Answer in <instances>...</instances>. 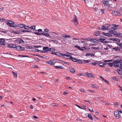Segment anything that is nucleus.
Masks as SVG:
<instances>
[{
  "label": "nucleus",
  "mask_w": 122,
  "mask_h": 122,
  "mask_svg": "<svg viewBox=\"0 0 122 122\" xmlns=\"http://www.w3.org/2000/svg\"><path fill=\"white\" fill-rule=\"evenodd\" d=\"M32 67L36 68L38 67L37 65H33Z\"/></svg>",
  "instance_id": "nucleus-60"
},
{
  "label": "nucleus",
  "mask_w": 122,
  "mask_h": 122,
  "mask_svg": "<svg viewBox=\"0 0 122 122\" xmlns=\"http://www.w3.org/2000/svg\"><path fill=\"white\" fill-rule=\"evenodd\" d=\"M19 56L21 57H27V56H26L25 55H19Z\"/></svg>",
  "instance_id": "nucleus-42"
},
{
  "label": "nucleus",
  "mask_w": 122,
  "mask_h": 122,
  "mask_svg": "<svg viewBox=\"0 0 122 122\" xmlns=\"http://www.w3.org/2000/svg\"><path fill=\"white\" fill-rule=\"evenodd\" d=\"M34 33L35 34L38 35H43V32L42 33H39L38 32H34Z\"/></svg>",
  "instance_id": "nucleus-20"
},
{
  "label": "nucleus",
  "mask_w": 122,
  "mask_h": 122,
  "mask_svg": "<svg viewBox=\"0 0 122 122\" xmlns=\"http://www.w3.org/2000/svg\"><path fill=\"white\" fill-rule=\"evenodd\" d=\"M12 44H8V47L9 48H12Z\"/></svg>",
  "instance_id": "nucleus-46"
},
{
  "label": "nucleus",
  "mask_w": 122,
  "mask_h": 122,
  "mask_svg": "<svg viewBox=\"0 0 122 122\" xmlns=\"http://www.w3.org/2000/svg\"><path fill=\"white\" fill-rule=\"evenodd\" d=\"M119 67L121 68L122 69V62L120 63V65L119 66Z\"/></svg>",
  "instance_id": "nucleus-45"
},
{
  "label": "nucleus",
  "mask_w": 122,
  "mask_h": 122,
  "mask_svg": "<svg viewBox=\"0 0 122 122\" xmlns=\"http://www.w3.org/2000/svg\"><path fill=\"white\" fill-rule=\"evenodd\" d=\"M66 55V57H67L68 58H67L68 59H71L72 58V57L70 55H69L68 54H67Z\"/></svg>",
  "instance_id": "nucleus-25"
},
{
  "label": "nucleus",
  "mask_w": 122,
  "mask_h": 122,
  "mask_svg": "<svg viewBox=\"0 0 122 122\" xmlns=\"http://www.w3.org/2000/svg\"><path fill=\"white\" fill-rule=\"evenodd\" d=\"M83 61L85 63H88L90 62L91 61L89 60H84Z\"/></svg>",
  "instance_id": "nucleus-35"
},
{
  "label": "nucleus",
  "mask_w": 122,
  "mask_h": 122,
  "mask_svg": "<svg viewBox=\"0 0 122 122\" xmlns=\"http://www.w3.org/2000/svg\"><path fill=\"white\" fill-rule=\"evenodd\" d=\"M62 36H63V37H66V35L64 34H62Z\"/></svg>",
  "instance_id": "nucleus-61"
},
{
  "label": "nucleus",
  "mask_w": 122,
  "mask_h": 122,
  "mask_svg": "<svg viewBox=\"0 0 122 122\" xmlns=\"http://www.w3.org/2000/svg\"><path fill=\"white\" fill-rule=\"evenodd\" d=\"M89 86L92 87H94L95 88H97V87L96 85H94L90 84H89Z\"/></svg>",
  "instance_id": "nucleus-15"
},
{
  "label": "nucleus",
  "mask_w": 122,
  "mask_h": 122,
  "mask_svg": "<svg viewBox=\"0 0 122 122\" xmlns=\"http://www.w3.org/2000/svg\"><path fill=\"white\" fill-rule=\"evenodd\" d=\"M112 13L115 15H117L120 16L121 15V14L119 12L116 10L112 11Z\"/></svg>",
  "instance_id": "nucleus-6"
},
{
  "label": "nucleus",
  "mask_w": 122,
  "mask_h": 122,
  "mask_svg": "<svg viewBox=\"0 0 122 122\" xmlns=\"http://www.w3.org/2000/svg\"><path fill=\"white\" fill-rule=\"evenodd\" d=\"M12 48H16V45H15L12 44Z\"/></svg>",
  "instance_id": "nucleus-50"
},
{
  "label": "nucleus",
  "mask_w": 122,
  "mask_h": 122,
  "mask_svg": "<svg viewBox=\"0 0 122 122\" xmlns=\"http://www.w3.org/2000/svg\"><path fill=\"white\" fill-rule=\"evenodd\" d=\"M118 26V25L114 24L113 25V26L112 27H111V29H112L114 30H116L117 29V27Z\"/></svg>",
  "instance_id": "nucleus-12"
},
{
  "label": "nucleus",
  "mask_w": 122,
  "mask_h": 122,
  "mask_svg": "<svg viewBox=\"0 0 122 122\" xmlns=\"http://www.w3.org/2000/svg\"><path fill=\"white\" fill-rule=\"evenodd\" d=\"M75 105L78 107L79 108L81 109H82V108L79 105L77 104H76Z\"/></svg>",
  "instance_id": "nucleus-63"
},
{
  "label": "nucleus",
  "mask_w": 122,
  "mask_h": 122,
  "mask_svg": "<svg viewBox=\"0 0 122 122\" xmlns=\"http://www.w3.org/2000/svg\"><path fill=\"white\" fill-rule=\"evenodd\" d=\"M52 41H53V42H54L56 43H57L58 42L57 41H56V40H52Z\"/></svg>",
  "instance_id": "nucleus-62"
},
{
  "label": "nucleus",
  "mask_w": 122,
  "mask_h": 122,
  "mask_svg": "<svg viewBox=\"0 0 122 122\" xmlns=\"http://www.w3.org/2000/svg\"><path fill=\"white\" fill-rule=\"evenodd\" d=\"M104 9H102L101 10V12L102 14H103L104 13Z\"/></svg>",
  "instance_id": "nucleus-51"
},
{
  "label": "nucleus",
  "mask_w": 122,
  "mask_h": 122,
  "mask_svg": "<svg viewBox=\"0 0 122 122\" xmlns=\"http://www.w3.org/2000/svg\"><path fill=\"white\" fill-rule=\"evenodd\" d=\"M90 41L91 42H92L93 43H94V42H95V41H94V39H91Z\"/></svg>",
  "instance_id": "nucleus-53"
},
{
  "label": "nucleus",
  "mask_w": 122,
  "mask_h": 122,
  "mask_svg": "<svg viewBox=\"0 0 122 122\" xmlns=\"http://www.w3.org/2000/svg\"><path fill=\"white\" fill-rule=\"evenodd\" d=\"M113 41H115L117 42H119L120 41V40L116 38H114Z\"/></svg>",
  "instance_id": "nucleus-28"
},
{
  "label": "nucleus",
  "mask_w": 122,
  "mask_h": 122,
  "mask_svg": "<svg viewBox=\"0 0 122 122\" xmlns=\"http://www.w3.org/2000/svg\"><path fill=\"white\" fill-rule=\"evenodd\" d=\"M43 35L47 37H49L50 36V35L47 33H46V32H43Z\"/></svg>",
  "instance_id": "nucleus-16"
},
{
  "label": "nucleus",
  "mask_w": 122,
  "mask_h": 122,
  "mask_svg": "<svg viewBox=\"0 0 122 122\" xmlns=\"http://www.w3.org/2000/svg\"><path fill=\"white\" fill-rule=\"evenodd\" d=\"M56 61L54 59H52L50 61H47L46 62V63L47 64H49L50 65H54L56 63Z\"/></svg>",
  "instance_id": "nucleus-2"
},
{
  "label": "nucleus",
  "mask_w": 122,
  "mask_h": 122,
  "mask_svg": "<svg viewBox=\"0 0 122 122\" xmlns=\"http://www.w3.org/2000/svg\"><path fill=\"white\" fill-rule=\"evenodd\" d=\"M30 28L31 29H35L36 26L35 25L31 26L30 27Z\"/></svg>",
  "instance_id": "nucleus-40"
},
{
  "label": "nucleus",
  "mask_w": 122,
  "mask_h": 122,
  "mask_svg": "<svg viewBox=\"0 0 122 122\" xmlns=\"http://www.w3.org/2000/svg\"><path fill=\"white\" fill-rule=\"evenodd\" d=\"M102 1L103 4L106 6L107 5V0H103Z\"/></svg>",
  "instance_id": "nucleus-23"
},
{
  "label": "nucleus",
  "mask_w": 122,
  "mask_h": 122,
  "mask_svg": "<svg viewBox=\"0 0 122 122\" xmlns=\"http://www.w3.org/2000/svg\"><path fill=\"white\" fill-rule=\"evenodd\" d=\"M101 41L102 42H105V43H106L107 42V41H105V39L104 38L102 39H101Z\"/></svg>",
  "instance_id": "nucleus-29"
},
{
  "label": "nucleus",
  "mask_w": 122,
  "mask_h": 122,
  "mask_svg": "<svg viewBox=\"0 0 122 122\" xmlns=\"http://www.w3.org/2000/svg\"><path fill=\"white\" fill-rule=\"evenodd\" d=\"M113 49L114 50H115L116 51H119L120 50V48L118 47H116L115 48H113Z\"/></svg>",
  "instance_id": "nucleus-24"
},
{
  "label": "nucleus",
  "mask_w": 122,
  "mask_h": 122,
  "mask_svg": "<svg viewBox=\"0 0 122 122\" xmlns=\"http://www.w3.org/2000/svg\"><path fill=\"white\" fill-rule=\"evenodd\" d=\"M86 75L88 77H89L91 78L92 76V75H91L89 73H87L86 74Z\"/></svg>",
  "instance_id": "nucleus-26"
},
{
  "label": "nucleus",
  "mask_w": 122,
  "mask_h": 122,
  "mask_svg": "<svg viewBox=\"0 0 122 122\" xmlns=\"http://www.w3.org/2000/svg\"><path fill=\"white\" fill-rule=\"evenodd\" d=\"M25 26V25L24 24H20L18 25V26L20 27L23 28H24V26Z\"/></svg>",
  "instance_id": "nucleus-17"
},
{
  "label": "nucleus",
  "mask_w": 122,
  "mask_h": 122,
  "mask_svg": "<svg viewBox=\"0 0 122 122\" xmlns=\"http://www.w3.org/2000/svg\"><path fill=\"white\" fill-rule=\"evenodd\" d=\"M14 42L15 43L20 44L24 43V41L21 39L18 38L17 39L14 41Z\"/></svg>",
  "instance_id": "nucleus-3"
},
{
  "label": "nucleus",
  "mask_w": 122,
  "mask_h": 122,
  "mask_svg": "<svg viewBox=\"0 0 122 122\" xmlns=\"http://www.w3.org/2000/svg\"><path fill=\"white\" fill-rule=\"evenodd\" d=\"M5 40L4 38L0 39V45H5Z\"/></svg>",
  "instance_id": "nucleus-9"
},
{
  "label": "nucleus",
  "mask_w": 122,
  "mask_h": 122,
  "mask_svg": "<svg viewBox=\"0 0 122 122\" xmlns=\"http://www.w3.org/2000/svg\"><path fill=\"white\" fill-rule=\"evenodd\" d=\"M49 31V30L48 29H47L46 28L45 29V31L46 32H48Z\"/></svg>",
  "instance_id": "nucleus-56"
},
{
  "label": "nucleus",
  "mask_w": 122,
  "mask_h": 122,
  "mask_svg": "<svg viewBox=\"0 0 122 122\" xmlns=\"http://www.w3.org/2000/svg\"><path fill=\"white\" fill-rule=\"evenodd\" d=\"M86 46H83V47H82V48H81V49H80V50L81 51H84L85 50H86Z\"/></svg>",
  "instance_id": "nucleus-32"
},
{
  "label": "nucleus",
  "mask_w": 122,
  "mask_h": 122,
  "mask_svg": "<svg viewBox=\"0 0 122 122\" xmlns=\"http://www.w3.org/2000/svg\"><path fill=\"white\" fill-rule=\"evenodd\" d=\"M70 71L72 73H74L75 72V71L74 69H71L70 70Z\"/></svg>",
  "instance_id": "nucleus-30"
},
{
  "label": "nucleus",
  "mask_w": 122,
  "mask_h": 122,
  "mask_svg": "<svg viewBox=\"0 0 122 122\" xmlns=\"http://www.w3.org/2000/svg\"><path fill=\"white\" fill-rule=\"evenodd\" d=\"M88 117L91 120H93V118L90 114H88Z\"/></svg>",
  "instance_id": "nucleus-21"
},
{
  "label": "nucleus",
  "mask_w": 122,
  "mask_h": 122,
  "mask_svg": "<svg viewBox=\"0 0 122 122\" xmlns=\"http://www.w3.org/2000/svg\"><path fill=\"white\" fill-rule=\"evenodd\" d=\"M92 48L93 49H95V50H97V49H99L98 47H92Z\"/></svg>",
  "instance_id": "nucleus-48"
},
{
  "label": "nucleus",
  "mask_w": 122,
  "mask_h": 122,
  "mask_svg": "<svg viewBox=\"0 0 122 122\" xmlns=\"http://www.w3.org/2000/svg\"><path fill=\"white\" fill-rule=\"evenodd\" d=\"M43 49L45 51V52H48L49 51V48L48 47H44L43 48Z\"/></svg>",
  "instance_id": "nucleus-13"
},
{
  "label": "nucleus",
  "mask_w": 122,
  "mask_h": 122,
  "mask_svg": "<svg viewBox=\"0 0 122 122\" xmlns=\"http://www.w3.org/2000/svg\"><path fill=\"white\" fill-rule=\"evenodd\" d=\"M74 19L73 20V23L76 25L78 23L77 19L76 16L75 15L74 16Z\"/></svg>",
  "instance_id": "nucleus-7"
},
{
  "label": "nucleus",
  "mask_w": 122,
  "mask_h": 122,
  "mask_svg": "<svg viewBox=\"0 0 122 122\" xmlns=\"http://www.w3.org/2000/svg\"><path fill=\"white\" fill-rule=\"evenodd\" d=\"M117 111L121 113H122V111L120 109H118Z\"/></svg>",
  "instance_id": "nucleus-59"
},
{
  "label": "nucleus",
  "mask_w": 122,
  "mask_h": 122,
  "mask_svg": "<svg viewBox=\"0 0 122 122\" xmlns=\"http://www.w3.org/2000/svg\"><path fill=\"white\" fill-rule=\"evenodd\" d=\"M75 47L76 48L80 50V49H81V48L78 45L75 46Z\"/></svg>",
  "instance_id": "nucleus-38"
},
{
  "label": "nucleus",
  "mask_w": 122,
  "mask_h": 122,
  "mask_svg": "<svg viewBox=\"0 0 122 122\" xmlns=\"http://www.w3.org/2000/svg\"><path fill=\"white\" fill-rule=\"evenodd\" d=\"M114 114L116 118L118 119L119 118L120 115L118 111H115L114 112Z\"/></svg>",
  "instance_id": "nucleus-8"
},
{
  "label": "nucleus",
  "mask_w": 122,
  "mask_h": 122,
  "mask_svg": "<svg viewBox=\"0 0 122 122\" xmlns=\"http://www.w3.org/2000/svg\"><path fill=\"white\" fill-rule=\"evenodd\" d=\"M100 32L99 31H97L95 32L94 35L96 36H98L100 34Z\"/></svg>",
  "instance_id": "nucleus-22"
},
{
  "label": "nucleus",
  "mask_w": 122,
  "mask_h": 122,
  "mask_svg": "<svg viewBox=\"0 0 122 122\" xmlns=\"http://www.w3.org/2000/svg\"><path fill=\"white\" fill-rule=\"evenodd\" d=\"M14 76L15 77H16L17 76V73H15L13 72Z\"/></svg>",
  "instance_id": "nucleus-39"
},
{
  "label": "nucleus",
  "mask_w": 122,
  "mask_h": 122,
  "mask_svg": "<svg viewBox=\"0 0 122 122\" xmlns=\"http://www.w3.org/2000/svg\"><path fill=\"white\" fill-rule=\"evenodd\" d=\"M54 67H55V68L56 69L60 68L61 69H63L64 68L63 67H62L61 66H55Z\"/></svg>",
  "instance_id": "nucleus-19"
},
{
  "label": "nucleus",
  "mask_w": 122,
  "mask_h": 122,
  "mask_svg": "<svg viewBox=\"0 0 122 122\" xmlns=\"http://www.w3.org/2000/svg\"><path fill=\"white\" fill-rule=\"evenodd\" d=\"M98 62H99V61H95V62H93L92 63V65H93L95 66L96 65H98V64H99Z\"/></svg>",
  "instance_id": "nucleus-18"
},
{
  "label": "nucleus",
  "mask_w": 122,
  "mask_h": 122,
  "mask_svg": "<svg viewBox=\"0 0 122 122\" xmlns=\"http://www.w3.org/2000/svg\"><path fill=\"white\" fill-rule=\"evenodd\" d=\"M21 31L22 32H30L28 30H21Z\"/></svg>",
  "instance_id": "nucleus-44"
},
{
  "label": "nucleus",
  "mask_w": 122,
  "mask_h": 122,
  "mask_svg": "<svg viewBox=\"0 0 122 122\" xmlns=\"http://www.w3.org/2000/svg\"><path fill=\"white\" fill-rule=\"evenodd\" d=\"M7 23L10 26L15 27L16 26V25L14 24V22L11 20L8 21Z\"/></svg>",
  "instance_id": "nucleus-4"
},
{
  "label": "nucleus",
  "mask_w": 122,
  "mask_h": 122,
  "mask_svg": "<svg viewBox=\"0 0 122 122\" xmlns=\"http://www.w3.org/2000/svg\"><path fill=\"white\" fill-rule=\"evenodd\" d=\"M74 62H77V59H76L75 58H73V57H72V58L71 59Z\"/></svg>",
  "instance_id": "nucleus-31"
},
{
  "label": "nucleus",
  "mask_w": 122,
  "mask_h": 122,
  "mask_svg": "<svg viewBox=\"0 0 122 122\" xmlns=\"http://www.w3.org/2000/svg\"><path fill=\"white\" fill-rule=\"evenodd\" d=\"M102 63H103L102 64V63H101L100 62H98L99 64H98V65H99L100 67H104L105 66V65H107V63H105L103 62Z\"/></svg>",
  "instance_id": "nucleus-11"
},
{
  "label": "nucleus",
  "mask_w": 122,
  "mask_h": 122,
  "mask_svg": "<svg viewBox=\"0 0 122 122\" xmlns=\"http://www.w3.org/2000/svg\"><path fill=\"white\" fill-rule=\"evenodd\" d=\"M106 29H107V28H106V26H103L102 27V30H104Z\"/></svg>",
  "instance_id": "nucleus-27"
},
{
  "label": "nucleus",
  "mask_w": 122,
  "mask_h": 122,
  "mask_svg": "<svg viewBox=\"0 0 122 122\" xmlns=\"http://www.w3.org/2000/svg\"><path fill=\"white\" fill-rule=\"evenodd\" d=\"M79 42L81 43H84V44H85V41H80Z\"/></svg>",
  "instance_id": "nucleus-57"
},
{
  "label": "nucleus",
  "mask_w": 122,
  "mask_h": 122,
  "mask_svg": "<svg viewBox=\"0 0 122 122\" xmlns=\"http://www.w3.org/2000/svg\"><path fill=\"white\" fill-rule=\"evenodd\" d=\"M55 51V50L53 48H49V51H51V53L52 52H54Z\"/></svg>",
  "instance_id": "nucleus-14"
},
{
  "label": "nucleus",
  "mask_w": 122,
  "mask_h": 122,
  "mask_svg": "<svg viewBox=\"0 0 122 122\" xmlns=\"http://www.w3.org/2000/svg\"><path fill=\"white\" fill-rule=\"evenodd\" d=\"M20 50H25V48L23 47L20 46Z\"/></svg>",
  "instance_id": "nucleus-47"
},
{
  "label": "nucleus",
  "mask_w": 122,
  "mask_h": 122,
  "mask_svg": "<svg viewBox=\"0 0 122 122\" xmlns=\"http://www.w3.org/2000/svg\"><path fill=\"white\" fill-rule=\"evenodd\" d=\"M84 101L85 102H88L90 104H91V102H90L89 101H87V100H84Z\"/></svg>",
  "instance_id": "nucleus-58"
},
{
  "label": "nucleus",
  "mask_w": 122,
  "mask_h": 122,
  "mask_svg": "<svg viewBox=\"0 0 122 122\" xmlns=\"http://www.w3.org/2000/svg\"><path fill=\"white\" fill-rule=\"evenodd\" d=\"M66 55L65 54H62L61 56H62L65 58H66Z\"/></svg>",
  "instance_id": "nucleus-43"
},
{
  "label": "nucleus",
  "mask_w": 122,
  "mask_h": 122,
  "mask_svg": "<svg viewBox=\"0 0 122 122\" xmlns=\"http://www.w3.org/2000/svg\"><path fill=\"white\" fill-rule=\"evenodd\" d=\"M14 33L15 34H18L19 33V32L18 31H14Z\"/></svg>",
  "instance_id": "nucleus-55"
},
{
  "label": "nucleus",
  "mask_w": 122,
  "mask_h": 122,
  "mask_svg": "<svg viewBox=\"0 0 122 122\" xmlns=\"http://www.w3.org/2000/svg\"><path fill=\"white\" fill-rule=\"evenodd\" d=\"M99 77L100 78L102 79L103 81H104L106 83H107V80L106 79L104 78L102 76H100Z\"/></svg>",
  "instance_id": "nucleus-36"
},
{
  "label": "nucleus",
  "mask_w": 122,
  "mask_h": 122,
  "mask_svg": "<svg viewBox=\"0 0 122 122\" xmlns=\"http://www.w3.org/2000/svg\"><path fill=\"white\" fill-rule=\"evenodd\" d=\"M121 61L118 60L117 61H114L113 62V65L115 67H118L119 66L118 63L120 62Z\"/></svg>",
  "instance_id": "nucleus-5"
},
{
  "label": "nucleus",
  "mask_w": 122,
  "mask_h": 122,
  "mask_svg": "<svg viewBox=\"0 0 122 122\" xmlns=\"http://www.w3.org/2000/svg\"><path fill=\"white\" fill-rule=\"evenodd\" d=\"M20 46H16V50L17 51L20 50Z\"/></svg>",
  "instance_id": "nucleus-34"
},
{
  "label": "nucleus",
  "mask_w": 122,
  "mask_h": 122,
  "mask_svg": "<svg viewBox=\"0 0 122 122\" xmlns=\"http://www.w3.org/2000/svg\"><path fill=\"white\" fill-rule=\"evenodd\" d=\"M67 80H70L71 79V77L70 76L67 77L66 78Z\"/></svg>",
  "instance_id": "nucleus-54"
},
{
  "label": "nucleus",
  "mask_w": 122,
  "mask_h": 122,
  "mask_svg": "<svg viewBox=\"0 0 122 122\" xmlns=\"http://www.w3.org/2000/svg\"><path fill=\"white\" fill-rule=\"evenodd\" d=\"M24 28L25 29H28L30 28V27L29 26H26L25 25V26H24Z\"/></svg>",
  "instance_id": "nucleus-33"
},
{
  "label": "nucleus",
  "mask_w": 122,
  "mask_h": 122,
  "mask_svg": "<svg viewBox=\"0 0 122 122\" xmlns=\"http://www.w3.org/2000/svg\"><path fill=\"white\" fill-rule=\"evenodd\" d=\"M109 32L110 34H113L116 37H122V33H117V31L114 30L110 31Z\"/></svg>",
  "instance_id": "nucleus-1"
},
{
  "label": "nucleus",
  "mask_w": 122,
  "mask_h": 122,
  "mask_svg": "<svg viewBox=\"0 0 122 122\" xmlns=\"http://www.w3.org/2000/svg\"><path fill=\"white\" fill-rule=\"evenodd\" d=\"M117 72L119 74L121 75L122 74V71L118 69L117 70Z\"/></svg>",
  "instance_id": "nucleus-37"
},
{
  "label": "nucleus",
  "mask_w": 122,
  "mask_h": 122,
  "mask_svg": "<svg viewBox=\"0 0 122 122\" xmlns=\"http://www.w3.org/2000/svg\"><path fill=\"white\" fill-rule=\"evenodd\" d=\"M77 62L78 63H83L82 61H81V60H77Z\"/></svg>",
  "instance_id": "nucleus-41"
},
{
  "label": "nucleus",
  "mask_w": 122,
  "mask_h": 122,
  "mask_svg": "<svg viewBox=\"0 0 122 122\" xmlns=\"http://www.w3.org/2000/svg\"><path fill=\"white\" fill-rule=\"evenodd\" d=\"M52 54H54L59 56H61V55H62V53L58 52H52Z\"/></svg>",
  "instance_id": "nucleus-10"
},
{
  "label": "nucleus",
  "mask_w": 122,
  "mask_h": 122,
  "mask_svg": "<svg viewBox=\"0 0 122 122\" xmlns=\"http://www.w3.org/2000/svg\"><path fill=\"white\" fill-rule=\"evenodd\" d=\"M108 64L110 66H112L113 65V63H108Z\"/></svg>",
  "instance_id": "nucleus-49"
},
{
  "label": "nucleus",
  "mask_w": 122,
  "mask_h": 122,
  "mask_svg": "<svg viewBox=\"0 0 122 122\" xmlns=\"http://www.w3.org/2000/svg\"><path fill=\"white\" fill-rule=\"evenodd\" d=\"M107 33V36L111 37L112 36V34Z\"/></svg>",
  "instance_id": "nucleus-52"
},
{
  "label": "nucleus",
  "mask_w": 122,
  "mask_h": 122,
  "mask_svg": "<svg viewBox=\"0 0 122 122\" xmlns=\"http://www.w3.org/2000/svg\"><path fill=\"white\" fill-rule=\"evenodd\" d=\"M30 108L32 109H33V106L32 105H31L30 106Z\"/></svg>",
  "instance_id": "nucleus-64"
}]
</instances>
